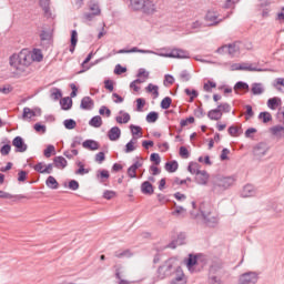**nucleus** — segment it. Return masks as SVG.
Here are the masks:
<instances>
[{
	"label": "nucleus",
	"instance_id": "1",
	"mask_svg": "<svg viewBox=\"0 0 284 284\" xmlns=\"http://www.w3.org/2000/svg\"><path fill=\"white\" fill-rule=\"evenodd\" d=\"M32 63V54L28 50H22L18 54L10 57V67L16 68L18 72H26V68Z\"/></svg>",
	"mask_w": 284,
	"mask_h": 284
},
{
	"label": "nucleus",
	"instance_id": "2",
	"mask_svg": "<svg viewBox=\"0 0 284 284\" xmlns=\"http://www.w3.org/2000/svg\"><path fill=\"white\" fill-rule=\"evenodd\" d=\"M235 182L236 178L234 176L217 175L211 181L212 192H214L215 194H223V192H225V190H230V187H232Z\"/></svg>",
	"mask_w": 284,
	"mask_h": 284
},
{
	"label": "nucleus",
	"instance_id": "3",
	"mask_svg": "<svg viewBox=\"0 0 284 284\" xmlns=\"http://www.w3.org/2000/svg\"><path fill=\"white\" fill-rule=\"evenodd\" d=\"M200 212L206 227H216V225H219V215L212 212V206H210V204L202 203L200 205Z\"/></svg>",
	"mask_w": 284,
	"mask_h": 284
},
{
	"label": "nucleus",
	"instance_id": "4",
	"mask_svg": "<svg viewBox=\"0 0 284 284\" xmlns=\"http://www.w3.org/2000/svg\"><path fill=\"white\" fill-rule=\"evenodd\" d=\"M175 263L176 260L170 257L158 267L156 276L159 281H163L164 278H168V276H174V272L176 271V268H174Z\"/></svg>",
	"mask_w": 284,
	"mask_h": 284
},
{
	"label": "nucleus",
	"instance_id": "5",
	"mask_svg": "<svg viewBox=\"0 0 284 284\" xmlns=\"http://www.w3.org/2000/svg\"><path fill=\"white\" fill-rule=\"evenodd\" d=\"M258 283V273L246 272L239 277V284H256Z\"/></svg>",
	"mask_w": 284,
	"mask_h": 284
},
{
	"label": "nucleus",
	"instance_id": "6",
	"mask_svg": "<svg viewBox=\"0 0 284 284\" xmlns=\"http://www.w3.org/2000/svg\"><path fill=\"white\" fill-rule=\"evenodd\" d=\"M268 151H270V145H267V143L265 142H260L254 146L253 154L257 159H263V156H265Z\"/></svg>",
	"mask_w": 284,
	"mask_h": 284
},
{
	"label": "nucleus",
	"instance_id": "7",
	"mask_svg": "<svg viewBox=\"0 0 284 284\" xmlns=\"http://www.w3.org/2000/svg\"><path fill=\"white\" fill-rule=\"evenodd\" d=\"M12 145L16 149L14 152H20V153L28 152V144H26V141L23 140V138L19 135L12 140Z\"/></svg>",
	"mask_w": 284,
	"mask_h": 284
},
{
	"label": "nucleus",
	"instance_id": "8",
	"mask_svg": "<svg viewBox=\"0 0 284 284\" xmlns=\"http://www.w3.org/2000/svg\"><path fill=\"white\" fill-rule=\"evenodd\" d=\"M197 265H200L199 257L196 255L190 254L186 261V266L189 272L191 273L201 272V268H196Z\"/></svg>",
	"mask_w": 284,
	"mask_h": 284
},
{
	"label": "nucleus",
	"instance_id": "9",
	"mask_svg": "<svg viewBox=\"0 0 284 284\" xmlns=\"http://www.w3.org/2000/svg\"><path fill=\"white\" fill-rule=\"evenodd\" d=\"M166 57L170 59H190V52L183 49H173Z\"/></svg>",
	"mask_w": 284,
	"mask_h": 284
},
{
	"label": "nucleus",
	"instance_id": "10",
	"mask_svg": "<svg viewBox=\"0 0 284 284\" xmlns=\"http://www.w3.org/2000/svg\"><path fill=\"white\" fill-rule=\"evenodd\" d=\"M221 274H223V265L213 263L209 270V281H212V276H221Z\"/></svg>",
	"mask_w": 284,
	"mask_h": 284
},
{
	"label": "nucleus",
	"instance_id": "11",
	"mask_svg": "<svg viewBox=\"0 0 284 284\" xmlns=\"http://www.w3.org/2000/svg\"><path fill=\"white\" fill-rule=\"evenodd\" d=\"M207 181H210L207 171L203 170L195 174V183H197V185H207Z\"/></svg>",
	"mask_w": 284,
	"mask_h": 284
},
{
	"label": "nucleus",
	"instance_id": "12",
	"mask_svg": "<svg viewBox=\"0 0 284 284\" xmlns=\"http://www.w3.org/2000/svg\"><path fill=\"white\" fill-rule=\"evenodd\" d=\"M142 12L144 14H154L156 12V4L152 0H144Z\"/></svg>",
	"mask_w": 284,
	"mask_h": 284
},
{
	"label": "nucleus",
	"instance_id": "13",
	"mask_svg": "<svg viewBox=\"0 0 284 284\" xmlns=\"http://www.w3.org/2000/svg\"><path fill=\"white\" fill-rule=\"evenodd\" d=\"M205 21H210L209 26H219L223 19L219 20V16L214 11H207L205 16Z\"/></svg>",
	"mask_w": 284,
	"mask_h": 284
},
{
	"label": "nucleus",
	"instance_id": "14",
	"mask_svg": "<svg viewBox=\"0 0 284 284\" xmlns=\"http://www.w3.org/2000/svg\"><path fill=\"white\" fill-rule=\"evenodd\" d=\"M81 110H93L94 109V100L90 97H84L80 103Z\"/></svg>",
	"mask_w": 284,
	"mask_h": 284
},
{
	"label": "nucleus",
	"instance_id": "15",
	"mask_svg": "<svg viewBox=\"0 0 284 284\" xmlns=\"http://www.w3.org/2000/svg\"><path fill=\"white\" fill-rule=\"evenodd\" d=\"M141 192L146 196H152V194H154V185H152L150 181H144L141 184Z\"/></svg>",
	"mask_w": 284,
	"mask_h": 284
},
{
	"label": "nucleus",
	"instance_id": "16",
	"mask_svg": "<svg viewBox=\"0 0 284 284\" xmlns=\"http://www.w3.org/2000/svg\"><path fill=\"white\" fill-rule=\"evenodd\" d=\"M179 245H185V235L184 233H180L176 237V240L172 241L168 247H170L171 250H176V247H179Z\"/></svg>",
	"mask_w": 284,
	"mask_h": 284
},
{
	"label": "nucleus",
	"instance_id": "17",
	"mask_svg": "<svg viewBox=\"0 0 284 284\" xmlns=\"http://www.w3.org/2000/svg\"><path fill=\"white\" fill-rule=\"evenodd\" d=\"M207 118L211 121H221V119H223V112H221V109L217 106L216 109H212L207 112Z\"/></svg>",
	"mask_w": 284,
	"mask_h": 284
},
{
	"label": "nucleus",
	"instance_id": "18",
	"mask_svg": "<svg viewBox=\"0 0 284 284\" xmlns=\"http://www.w3.org/2000/svg\"><path fill=\"white\" fill-rule=\"evenodd\" d=\"M108 136L110 141H119L121 139V129L119 126H112L108 132Z\"/></svg>",
	"mask_w": 284,
	"mask_h": 284
},
{
	"label": "nucleus",
	"instance_id": "19",
	"mask_svg": "<svg viewBox=\"0 0 284 284\" xmlns=\"http://www.w3.org/2000/svg\"><path fill=\"white\" fill-rule=\"evenodd\" d=\"M53 165L54 168H58V170H65V168H68V160L61 155L55 156L53 159Z\"/></svg>",
	"mask_w": 284,
	"mask_h": 284
},
{
	"label": "nucleus",
	"instance_id": "20",
	"mask_svg": "<svg viewBox=\"0 0 284 284\" xmlns=\"http://www.w3.org/2000/svg\"><path fill=\"white\" fill-rule=\"evenodd\" d=\"M240 69L242 71H246V72H264L265 71V70L254 67V64L247 63V62L241 63Z\"/></svg>",
	"mask_w": 284,
	"mask_h": 284
},
{
	"label": "nucleus",
	"instance_id": "21",
	"mask_svg": "<svg viewBox=\"0 0 284 284\" xmlns=\"http://www.w3.org/2000/svg\"><path fill=\"white\" fill-rule=\"evenodd\" d=\"M254 194H256L254 186L252 184H246L242 190L241 196H243V199H247L250 196H254Z\"/></svg>",
	"mask_w": 284,
	"mask_h": 284
},
{
	"label": "nucleus",
	"instance_id": "22",
	"mask_svg": "<svg viewBox=\"0 0 284 284\" xmlns=\"http://www.w3.org/2000/svg\"><path fill=\"white\" fill-rule=\"evenodd\" d=\"M82 148H84V150H91L92 152H94V150H99L100 145L99 142L94 140H85L84 142H82Z\"/></svg>",
	"mask_w": 284,
	"mask_h": 284
},
{
	"label": "nucleus",
	"instance_id": "23",
	"mask_svg": "<svg viewBox=\"0 0 284 284\" xmlns=\"http://www.w3.org/2000/svg\"><path fill=\"white\" fill-rule=\"evenodd\" d=\"M89 10L98 17L101 14V7L99 6V0H90L89 1Z\"/></svg>",
	"mask_w": 284,
	"mask_h": 284
},
{
	"label": "nucleus",
	"instance_id": "24",
	"mask_svg": "<svg viewBox=\"0 0 284 284\" xmlns=\"http://www.w3.org/2000/svg\"><path fill=\"white\" fill-rule=\"evenodd\" d=\"M166 172H170L171 174L176 172L179 170V162L176 160H172L165 163L164 165Z\"/></svg>",
	"mask_w": 284,
	"mask_h": 284
},
{
	"label": "nucleus",
	"instance_id": "25",
	"mask_svg": "<svg viewBox=\"0 0 284 284\" xmlns=\"http://www.w3.org/2000/svg\"><path fill=\"white\" fill-rule=\"evenodd\" d=\"M251 92L252 94H254V97H258L263 94V92H265V89L263 88L262 83H253L251 88Z\"/></svg>",
	"mask_w": 284,
	"mask_h": 284
},
{
	"label": "nucleus",
	"instance_id": "26",
	"mask_svg": "<svg viewBox=\"0 0 284 284\" xmlns=\"http://www.w3.org/2000/svg\"><path fill=\"white\" fill-rule=\"evenodd\" d=\"M45 185L47 187H49L50 190H59V182L57 181V179L52 175H50L47 180H45Z\"/></svg>",
	"mask_w": 284,
	"mask_h": 284
},
{
	"label": "nucleus",
	"instance_id": "27",
	"mask_svg": "<svg viewBox=\"0 0 284 284\" xmlns=\"http://www.w3.org/2000/svg\"><path fill=\"white\" fill-rule=\"evenodd\" d=\"M62 97L63 92L61 91V89L52 88L50 90V99H52V101H59V99H62Z\"/></svg>",
	"mask_w": 284,
	"mask_h": 284
},
{
	"label": "nucleus",
	"instance_id": "28",
	"mask_svg": "<svg viewBox=\"0 0 284 284\" xmlns=\"http://www.w3.org/2000/svg\"><path fill=\"white\" fill-rule=\"evenodd\" d=\"M60 105L62 110H72V98L65 97L62 100H60Z\"/></svg>",
	"mask_w": 284,
	"mask_h": 284
},
{
	"label": "nucleus",
	"instance_id": "29",
	"mask_svg": "<svg viewBox=\"0 0 284 284\" xmlns=\"http://www.w3.org/2000/svg\"><path fill=\"white\" fill-rule=\"evenodd\" d=\"M187 170L190 174H200L201 173V164L197 162H190Z\"/></svg>",
	"mask_w": 284,
	"mask_h": 284
},
{
	"label": "nucleus",
	"instance_id": "30",
	"mask_svg": "<svg viewBox=\"0 0 284 284\" xmlns=\"http://www.w3.org/2000/svg\"><path fill=\"white\" fill-rule=\"evenodd\" d=\"M77 165L79 169L75 170V174H78L79 176L90 174V169H85V164H83V162L79 161L77 162Z\"/></svg>",
	"mask_w": 284,
	"mask_h": 284
},
{
	"label": "nucleus",
	"instance_id": "31",
	"mask_svg": "<svg viewBox=\"0 0 284 284\" xmlns=\"http://www.w3.org/2000/svg\"><path fill=\"white\" fill-rule=\"evenodd\" d=\"M282 101L281 98H271L267 100V108H270V110H276V108H278V105H281Z\"/></svg>",
	"mask_w": 284,
	"mask_h": 284
},
{
	"label": "nucleus",
	"instance_id": "32",
	"mask_svg": "<svg viewBox=\"0 0 284 284\" xmlns=\"http://www.w3.org/2000/svg\"><path fill=\"white\" fill-rule=\"evenodd\" d=\"M89 125H91V128H101L103 125V119H101V115H94L89 121Z\"/></svg>",
	"mask_w": 284,
	"mask_h": 284
},
{
	"label": "nucleus",
	"instance_id": "33",
	"mask_svg": "<svg viewBox=\"0 0 284 284\" xmlns=\"http://www.w3.org/2000/svg\"><path fill=\"white\" fill-rule=\"evenodd\" d=\"M40 7L42 8L45 17H52L50 12V0H40Z\"/></svg>",
	"mask_w": 284,
	"mask_h": 284
},
{
	"label": "nucleus",
	"instance_id": "34",
	"mask_svg": "<svg viewBox=\"0 0 284 284\" xmlns=\"http://www.w3.org/2000/svg\"><path fill=\"white\" fill-rule=\"evenodd\" d=\"M134 141H136V136H133V138L125 144V148H124L125 154H130V152H134V150H136V146H134Z\"/></svg>",
	"mask_w": 284,
	"mask_h": 284
},
{
	"label": "nucleus",
	"instance_id": "35",
	"mask_svg": "<svg viewBox=\"0 0 284 284\" xmlns=\"http://www.w3.org/2000/svg\"><path fill=\"white\" fill-rule=\"evenodd\" d=\"M146 92L152 93L154 99H159V85L149 83L146 87Z\"/></svg>",
	"mask_w": 284,
	"mask_h": 284
},
{
	"label": "nucleus",
	"instance_id": "36",
	"mask_svg": "<svg viewBox=\"0 0 284 284\" xmlns=\"http://www.w3.org/2000/svg\"><path fill=\"white\" fill-rule=\"evenodd\" d=\"M114 256L115 258H130V256H132V252L130 250L115 251Z\"/></svg>",
	"mask_w": 284,
	"mask_h": 284
},
{
	"label": "nucleus",
	"instance_id": "37",
	"mask_svg": "<svg viewBox=\"0 0 284 284\" xmlns=\"http://www.w3.org/2000/svg\"><path fill=\"white\" fill-rule=\"evenodd\" d=\"M159 121V112L151 111L146 114V123H156Z\"/></svg>",
	"mask_w": 284,
	"mask_h": 284
},
{
	"label": "nucleus",
	"instance_id": "38",
	"mask_svg": "<svg viewBox=\"0 0 284 284\" xmlns=\"http://www.w3.org/2000/svg\"><path fill=\"white\" fill-rule=\"evenodd\" d=\"M130 130H131L133 136H139V139H141V136H143V129L141 126L131 124Z\"/></svg>",
	"mask_w": 284,
	"mask_h": 284
},
{
	"label": "nucleus",
	"instance_id": "39",
	"mask_svg": "<svg viewBox=\"0 0 284 284\" xmlns=\"http://www.w3.org/2000/svg\"><path fill=\"white\" fill-rule=\"evenodd\" d=\"M31 61H43V53L40 49H33V53L31 54Z\"/></svg>",
	"mask_w": 284,
	"mask_h": 284
},
{
	"label": "nucleus",
	"instance_id": "40",
	"mask_svg": "<svg viewBox=\"0 0 284 284\" xmlns=\"http://www.w3.org/2000/svg\"><path fill=\"white\" fill-rule=\"evenodd\" d=\"M12 150V145H10V140H7V144L2 145L0 149V154L2 156H8Z\"/></svg>",
	"mask_w": 284,
	"mask_h": 284
},
{
	"label": "nucleus",
	"instance_id": "41",
	"mask_svg": "<svg viewBox=\"0 0 284 284\" xmlns=\"http://www.w3.org/2000/svg\"><path fill=\"white\" fill-rule=\"evenodd\" d=\"M271 132L274 136H283L284 135V126L275 125V126L271 128Z\"/></svg>",
	"mask_w": 284,
	"mask_h": 284
},
{
	"label": "nucleus",
	"instance_id": "42",
	"mask_svg": "<svg viewBox=\"0 0 284 284\" xmlns=\"http://www.w3.org/2000/svg\"><path fill=\"white\" fill-rule=\"evenodd\" d=\"M236 90H244L245 92H250V84L247 82L239 81L235 83L234 88Z\"/></svg>",
	"mask_w": 284,
	"mask_h": 284
},
{
	"label": "nucleus",
	"instance_id": "43",
	"mask_svg": "<svg viewBox=\"0 0 284 284\" xmlns=\"http://www.w3.org/2000/svg\"><path fill=\"white\" fill-rule=\"evenodd\" d=\"M239 45L236 43L227 44V54L230 57H234L235 54H239Z\"/></svg>",
	"mask_w": 284,
	"mask_h": 284
},
{
	"label": "nucleus",
	"instance_id": "44",
	"mask_svg": "<svg viewBox=\"0 0 284 284\" xmlns=\"http://www.w3.org/2000/svg\"><path fill=\"white\" fill-rule=\"evenodd\" d=\"M65 130H74L77 128V121L74 119H67L63 121Z\"/></svg>",
	"mask_w": 284,
	"mask_h": 284
},
{
	"label": "nucleus",
	"instance_id": "45",
	"mask_svg": "<svg viewBox=\"0 0 284 284\" xmlns=\"http://www.w3.org/2000/svg\"><path fill=\"white\" fill-rule=\"evenodd\" d=\"M170 105H172V98L170 97H165L160 103L162 110H170Z\"/></svg>",
	"mask_w": 284,
	"mask_h": 284
},
{
	"label": "nucleus",
	"instance_id": "46",
	"mask_svg": "<svg viewBox=\"0 0 284 284\" xmlns=\"http://www.w3.org/2000/svg\"><path fill=\"white\" fill-rule=\"evenodd\" d=\"M97 179H100V183H103V179H110V172L108 170H99Z\"/></svg>",
	"mask_w": 284,
	"mask_h": 284
},
{
	"label": "nucleus",
	"instance_id": "47",
	"mask_svg": "<svg viewBox=\"0 0 284 284\" xmlns=\"http://www.w3.org/2000/svg\"><path fill=\"white\" fill-rule=\"evenodd\" d=\"M258 119H262L263 123H270L272 121V113L267 111L261 112Z\"/></svg>",
	"mask_w": 284,
	"mask_h": 284
},
{
	"label": "nucleus",
	"instance_id": "48",
	"mask_svg": "<svg viewBox=\"0 0 284 284\" xmlns=\"http://www.w3.org/2000/svg\"><path fill=\"white\" fill-rule=\"evenodd\" d=\"M145 0H131V7L133 10H143V3Z\"/></svg>",
	"mask_w": 284,
	"mask_h": 284
},
{
	"label": "nucleus",
	"instance_id": "49",
	"mask_svg": "<svg viewBox=\"0 0 284 284\" xmlns=\"http://www.w3.org/2000/svg\"><path fill=\"white\" fill-rule=\"evenodd\" d=\"M185 94L187 95V97H191L190 98V103H192V101H194L195 99H196V97H199V91H196V90H190V89H185Z\"/></svg>",
	"mask_w": 284,
	"mask_h": 284
},
{
	"label": "nucleus",
	"instance_id": "50",
	"mask_svg": "<svg viewBox=\"0 0 284 284\" xmlns=\"http://www.w3.org/2000/svg\"><path fill=\"white\" fill-rule=\"evenodd\" d=\"M116 123H130V113H123V118L121 115H118L115 118Z\"/></svg>",
	"mask_w": 284,
	"mask_h": 284
},
{
	"label": "nucleus",
	"instance_id": "51",
	"mask_svg": "<svg viewBox=\"0 0 284 284\" xmlns=\"http://www.w3.org/2000/svg\"><path fill=\"white\" fill-rule=\"evenodd\" d=\"M150 161L154 163V165H161V155H159V153H152L150 155Z\"/></svg>",
	"mask_w": 284,
	"mask_h": 284
},
{
	"label": "nucleus",
	"instance_id": "52",
	"mask_svg": "<svg viewBox=\"0 0 284 284\" xmlns=\"http://www.w3.org/2000/svg\"><path fill=\"white\" fill-rule=\"evenodd\" d=\"M143 108H145V99L138 98L136 99V111L138 112H143Z\"/></svg>",
	"mask_w": 284,
	"mask_h": 284
},
{
	"label": "nucleus",
	"instance_id": "53",
	"mask_svg": "<svg viewBox=\"0 0 284 284\" xmlns=\"http://www.w3.org/2000/svg\"><path fill=\"white\" fill-rule=\"evenodd\" d=\"M217 108H219V110H221V112H225V113L232 112V106L227 102H224V103L217 105Z\"/></svg>",
	"mask_w": 284,
	"mask_h": 284
},
{
	"label": "nucleus",
	"instance_id": "54",
	"mask_svg": "<svg viewBox=\"0 0 284 284\" xmlns=\"http://www.w3.org/2000/svg\"><path fill=\"white\" fill-rule=\"evenodd\" d=\"M50 39H52V34L45 30H42L40 33V41H48L50 42Z\"/></svg>",
	"mask_w": 284,
	"mask_h": 284
},
{
	"label": "nucleus",
	"instance_id": "55",
	"mask_svg": "<svg viewBox=\"0 0 284 284\" xmlns=\"http://www.w3.org/2000/svg\"><path fill=\"white\" fill-rule=\"evenodd\" d=\"M180 79L184 82H187L190 81V79H192V75L190 74V72L187 70H183L181 73H180Z\"/></svg>",
	"mask_w": 284,
	"mask_h": 284
},
{
	"label": "nucleus",
	"instance_id": "56",
	"mask_svg": "<svg viewBox=\"0 0 284 284\" xmlns=\"http://www.w3.org/2000/svg\"><path fill=\"white\" fill-rule=\"evenodd\" d=\"M54 145H52V144H49L48 146H47V149L44 150V152H43V154H44V156L47 158V159H50V156H52V152H54Z\"/></svg>",
	"mask_w": 284,
	"mask_h": 284
},
{
	"label": "nucleus",
	"instance_id": "57",
	"mask_svg": "<svg viewBox=\"0 0 284 284\" xmlns=\"http://www.w3.org/2000/svg\"><path fill=\"white\" fill-rule=\"evenodd\" d=\"M125 72H128V68H125L121 64L115 65L114 74H125Z\"/></svg>",
	"mask_w": 284,
	"mask_h": 284
},
{
	"label": "nucleus",
	"instance_id": "58",
	"mask_svg": "<svg viewBox=\"0 0 284 284\" xmlns=\"http://www.w3.org/2000/svg\"><path fill=\"white\" fill-rule=\"evenodd\" d=\"M180 156L182 159H190V151L185 146L180 148Z\"/></svg>",
	"mask_w": 284,
	"mask_h": 284
},
{
	"label": "nucleus",
	"instance_id": "59",
	"mask_svg": "<svg viewBox=\"0 0 284 284\" xmlns=\"http://www.w3.org/2000/svg\"><path fill=\"white\" fill-rule=\"evenodd\" d=\"M68 187L69 190L77 192V190H79V182L77 180H71L69 181Z\"/></svg>",
	"mask_w": 284,
	"mask_h": 284
},
{
	"label": "nucleus",
	"instance_id": "60",
	"mask_svg": "<svg viewBox=\"0 0 284 284\" xmlns=\"http://www.w3.org/2000/svg\"><path fill=\"white\" fill-rule=\"evenodd\" d=\"M33 128H34L36 132H41L42 134H45V132L48 130L47 126L41 123H36Z\"/></svg>",
	"mask_w": 284,
	"mask_h": 284
},
{
	"label": "nucleus",
	"instance_id": "61",
	"mask_svg": "<svg viewBox=\"0 0 284 284\" xmlns=\"http://www.w3.org/2000/svg\"><path fill=\"white\" fill-rule=\"evenodd\" d=\"M194 114H195L196 119H203V116H205V111L201 106H197L194 110Z\"/></svg>",
	"mask_w": 284,
	"mask_h": 284
},
{
	"label": "nucleus",
	"instance_id": "62",
	"mask_svg": "<svg viewBox=\"0 0 284 284\" xmlns=\"http://www.w3.org/2000/svg\"><path fill=\"white\" fill-rule=\"evenodd\" d=\"M82 141H83V138L74 136L71 143V148L72 149L78 148V145H81Z\"/></svg>",
	"mask_w": 284,
	"mask_h": 284
},
{
	"label": "nucleus",
	"instance_id": "63",
	"mask_svg": "<svg viewBox=\"0 0 284 284\" xmlns=\"http://www.w3.org/2000/svg\"><path fill=\"white\" fill-rule=\"evenodd\" d=\"M187 123H194V116H189V118L180 121L181 128H185V125H187Z\"/></svg>",
	"mask_w": 284,
	"mask_h": 284
},
{
	"label": "nucleus",
	"instance_id": "64",
	"mask_svg": "<svg viewBox=\"0 0 284 284\" xmlns=\"http://www.w3.org/2000/svg\"><path fill=\"white\" fill-rule=\"evenodd\" d=\"M128 176L129 179H136V169L132 165L128 169Z\"/></svg>",
	"mask_w": 284,
	"mask_h": 284
}]
</instances>
